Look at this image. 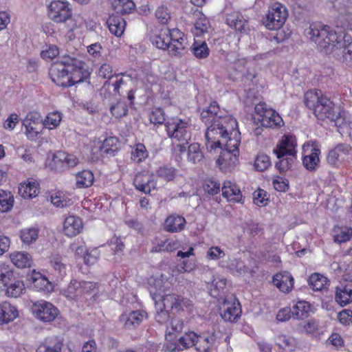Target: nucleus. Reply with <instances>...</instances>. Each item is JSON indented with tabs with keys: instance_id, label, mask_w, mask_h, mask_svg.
<instances>
[{
	"instance_id": "obj_1",
	"label": "nucleus",
	"mask_w": 352,
	"mask_h": 352,
	"mask_svg": "<svg viewBox=\"0 0 352 352\" xmlns=\"http://www.w3.org/2000/svg\"><path fill=\"white\" fill-rule=\"evenodd\" d=\"M219 107L217 102L201 113V119L207 126L205 133L206 146L212 148L219 144V137L225 138L228 133L238 129V123L231 116L219 115Z\"/></svg>"
},
{
	"instance_id": "obj_2",
	"label": "nucleus",
	"mask_w": 352,
	"mask_h": 352,
	"mask_svg": "<svg viewBox=\"0 0 352 352\" xmlns=\"http://www.w3.org/2000/svg\"><path fill=\"white\" fill-rule=\"evenodd\" d=\"M305 34L320 52L340 56L338 52L342 49L344 36L339 35L332 27L320 22L312 23L305 30Z\"/></svg>"
},
{
	"instance_id": "obj_3",
	"label": "nucleus",
	"mask_w": 352,
	"mask_h": 352,
	"mask_svg": "<svg viewBox=\"0 0 352 352\" xmlns=\"http://www.w3.org/2000/svg\"><path fill=\"white\" fill-rule=\"evenodd\" d=\"M219 144L212 148H207L208 151L221 148V153L217 160V164L224 172L230 171L238 162L239 154V146L241 143V133L238 129L228 133L226 137H219Z\"/></svg>"
},
{
	"instance_id": "obj_4",
	"label": "nucleus",
	"mask_w": 352,
	"mask_h": 352,
	"mask_svg": "<svg viewBox=\"0 0 352 352\" xmlns=\"http://www.w3.org/2000/svg\"><path fill=\"white\" fill-rule=\"evenodd\" d=\"M296 138L291 135H285L276 144L273 153L278 161L275 164V168L283 174L288 170L296 160Z\"/></svg>"
},
{
	"instance_id": "obj_5",
	"label": "nucleus",
	"mask_w": 352,
	"mask_h": 352,
	"mask_svg": "<svg viewBox=\"0 0 352 352\" xmlns=\"http://www.w3.org/2000/svg\"><path fill=\"white\" fill-rule=\"evenodd\" d=\"M304 102L318 119L333 118L336 110L334 103L327 96L323 95L320 90L311 89L307 91L304 96Z\"/></svg>"
},
{
	"instance_id": "obj_6",
	"label": "nucleus",
	"mask_w": 352,
	"mask_h": 352,
	"mask_svg": "<svg viewBox=\"0 0 352 352\" xmlns=\"http://www.w3.org/2000/svg\"><path fill=\"white\" fill-rule=\"evenodd\" d=\"M48 17L54 23L67 24L68 31L72 32L77 28V24L72 19V10L66 1L56 0L50 3L47 7Z\"/></svg>"
},
{
	"instance_id": "obj_7",
	"label": "nucleus",
	"mask_w": 352,
	"mask_h": 352,
	"mask_svg": "<svg viewBox=\"0 0 352 352\" xmlns=\"http://www.w3.org/2000/svg\"><path fill=\"white\" fill-rule=\"evenodd\" d=\"M253 120L256 125L265 128H280L284 124L280 116L265 102L256 104Z\"/></svg>"
},
{
	"instance_id": "obj_8",
	"label": "nucleus",
	"mask_w": 352,
	"mask_h": 352,
	"mask_svg": "<svg viewBox=\"0 0 352 352\" xmlns=\"http://www.w3.org/2000/svg\"><path fill=\"white\" fill-rule=\"evenodd\" d=\"M164 125L167 135L171 139L173 145L177 142H184L190 140V125L187 121L175 117L166 120Z\"/></svg>"
},
{
	"instance_id": "obj_9",
	"label": "nucleus",
	"mask_w": 352,
	"mask_h": 352,
	"mask_svg": "<svg viewBox=\"0 0 352 352\" xmlns=\"http://www.w3.org/2000/svg\"><path fill=\"white\" fill-rule=\"evenodd\" d=\"M69 58V56L62 57L60 60L54 63L49 69L50 78L58 86L63 87L72 86V83H69V68L70 67V62L67 60Z\"/></svg>"
},
{
	"instance_id": "obj_10",
	"label": "nucleus",
	"mask_w": 352,
	"mask_h": 352,
	"mask_svg": "<svg viewBox=\"0 0 352 352\" xmlns=\"http://www.w3.org/2000/svg\"><path fill=\"white\" fill-rule=\"evenodd\" d=\"M287 16L286 8L279 3H276L269 9L263 20V24L270 30H278L284 25Z\"/></svg>"
},
{
	"instance_id": "obj_11",
	"label": "nucleus",
	"mask_w": 352,
	"mask_h": 352,
	"mask_svg": "<svg viewBox=\"0 0 352 352\" xmlns=\"http://www.w3.org/2000/svg\"><path fill=\"white\" fill-rule=\"evenodd\" d=\"M170 41L169 55L181 57L187 52L188 42L184 34L177 28L166 30Z\"/></svg>"
},
{
	"instance_id": "obj_12",
	"label": "nucleus",
	"mask_w": 352,
	"mask_h": 352,
	"mask_svg": "<svg viewBox=\"0 0 352 352\" xmlns=\"http://www.w3.org/2000/svg\"><path fill=\"white\" fill-rule=\"evenodd\" d=\"M162 300L164 308H170L177 313L191 312L194 307L192 302L189 298L175 294L163 296Z\"/></svg>"
},
{
	"instance_id": "obj_13",
	"label": "nucleus",
	"mask_w": 352,
	"mask_h": 352,
	"mask_svg": "<svg viewBox=\"0 0 352 352\" xmlns=\"http://www.w3.org/2000/svg\"><path fill=\"white\" fill-rule=\"evenodd\" d=\"M32 312L34 316L44 322H50L55 320L59 314V311L51 302L40 300L32 305Z\"/></svg>"
},
{
	"instance_id": "obj_14",
	"label": "nucleus",
	"mask_w": 352,
	"mask_h": 352,
	"mask_svg": "<svg viewBox=\"0 0 352 352\" xmlns=\"http://www.w3.org/2000/svg\"><path fill=\"white\" fill-rule=\"evenodd\" d=\"M67 60L70 62L69 81V83H72V86L83 82L89 78L91 73L87 69L85 63L72 56H69V58Z\"/></svg>"
},
{
	"instance_id": "obj_15",
	"label": "nucleus",
	"mask_w": 352,
	"mask_h": 352,
	"mask_svg": "<svg viewBox=\"0 0 352 352\" xmlns=\"http://www.w3.org/2000/svg\"><path fill=\"white\" fill-rule=\"evenodd\" d=\"M304 156L302 164L310 172L315 171L319 166L320 149L314 142H305L302 146Z\"/></svg>"
},
{
	"instance_id": "obj_16",
	"label": "nucleus",
	"mask_w": 352,
	"mask_h": 352,
	"mask_svg": "<svg viewBox=\"0 0 352 352\" xmlns=\"http://www.w3.org/2000/svg\"><path fill=\"white\" fill-rule=\"evenodd\" d=\"M146 317L147 314L143 310L130 311L122 314L119 321L124 329L133 330L138 327Z\"/></svg>"
},
{
	"instance_id": "obj_17",
	"label": "nucleus",
	"mask_w": 352,
	"mask_h": 352,
	"mask_svg": "<svg viewBox=\"0 0 352 352\" xmlns=\"http://www.w3.org/2000/svg\"><path fill=\"white\" fill-rule=\"evenodd\" d=\"M349 155H352V146L345 143L338 144L329 151L327 161L330 165L336 166L340 161L344 160Z\"/></svg>"
},
{
	"instance_id": "obj_18",
	"label": "nucleus",
	"mask_w": 352,
	"mask_h": 352,
	"mask_svg": "<svg viewBox=\"0 0 352 352\" xmlns=\"http://www.w3.org/2000/svg\"><path fill=\"white\" fill-rule=\"evenodd\" d=\"M223 309L221 316L225 321L234 322L241 316V305L236 298L231 301L225 300L223 302Z\"/></svg>"
},
{
	"instance_id": "obj_19",
	"label": "nucleus",
	"mask_w": 352,
	"mask_h": 352,
	"mask_svg": "<svg viewBox=\"0 0 352 352\" xmlns=\"http://www.w3.org/2000/svg\"><path fill=\"white\" fill-rule=\"evenodd\" d=\"M272 283L280 292L288 294L294 287V279L289 272L283 271L274 275Z\"/></svg>"
},
{
	"instance_id": "obj_20",
	"label": "nucleus",
	"mask_w": 352,
	"mask_h": 352,
	"mask_svg": "<svg viewBox=\"0 0 352 352\" xmlns=\"http://www.w3.org/2000/svg\"><path fill=\"white\" fill-rule=\"evenodd\" d=\"M226 23L232 28L245 33L248 30V21L238 11H230L226 9L225 11Z\"/></svg>"
},
{
	"instance_id": "obj_21",
	"label": "nucleus",
	"mask_w": 352,
	"mask_h": 352,
	"mask_svg": "<svg viewBox=\"0 0 352 352\" xmlns=\"http://www.w3.org/2000/svg\"><path fill=\"white\" fill-rule=\"evenodd\" d=\"M197 338V334L194 331H188L178 338L174 343H170L167 345L168 350L182 351L191 346H194L195 339Z\"/></svg>"
},
{
	"instance_id": "obj_22",
	"label": "nucleus",
	"mask_w": 352,
	"mask_h": 352,
	"mask_svg": "<svg viewBox=\"0 0 352 352\" xmlns=\"http://www.w3.org/2000/svg\"><path fill=\"white\" fill-rule=\"evenodd\" d=\"M186 225V219L175 213L166 217L164 223V229L168 232L176 233L184 230Z\"/></svg>"
},
{
	"instance_id": "obj_23",
	"label": "nucleus",
	"mask_w": 352,
	"mask_h": 352,
	"mask_svg": "<svg viewBox=\"0 0 352 352\" xmlns=\"http://www.w3.org/2000/svg\"><path fill=\"white\" fill-rule=\"evenodd\" d=\"M133 184L137 190L145 194L150 193L151 189L156 187V182L153 175L148 174H138L134 178Z\"/></svg>"
},
{
	"instance_id": "obj_24",
	"label": "nucleus",
	"mask_w": 352,
	"mask_h": 352,
	"mask_svg": "<svg viewBox=\"0 0 352 352\" xmlns=\"http://www.w3.org/2000/svg\"><path fill=\"white\" fill-rule=\"evenodd\" d=\"M216 340L214 333L197 335V338L195 339L194 346L198 352H211Z\"/></svg>"
},
{
	"instance_id": "obj_25",
	"label": "nucleus",
	"mask_w": 352,
	"mask_h": 352,
	"mask_svg": "<svg viewBox=\"0 0 352 352\" xmlns=\"http://www.w3.org/2000/svg\"><path fill=\"white\" fill-rule=\"evenodd\" d=\"M19 316L15 306L8 301L0 303V324H6L14 321Z\"/></svg>"
},
{
	"instance_id": "obj_26",
	"label": "nucleus",
	"mask_w": 352,
	"mask_h": 352,
	"mask_svg": "<svg viewBox=\"0 0 352 352\" xmlns=\"http://www.w3.org/2000/svg\"><path fill=\"white\" fill-rule=\"evenodd\" d=\"M331 122H333L335 126H337L339 133L342 135L345 132H348L351 129L350 122L347 113L337 107L333 113V118H329Z\"/></svg>"
},
{
	"instance_id": "obj_27",
	"label": "nucleus",
	"mask_w": 352,
	"mask_h": 352,
	"mask_svg": "<svg viewBox=\"0 0 352 352\" xmlns=\"http://www.w3.org/2000/svg\"><path fill=\"white\" fill-rule=\"evenodd\" d=\"M28 280L31 283L33 288L38 291L50 292L52 289L51 283L47 277L35 270L28 274Z\"/></svg>"
},
{
	"instance_id": "obj_28",
	"label": "nucleus",
	"mask_w": 352,
	"mask_h": 352,
	"mask_svg": "<svg viewBox=\"0 0 352 352\" xmlns=\"http://www.w3.org/2000/svg\"><path fill=\"white\" fill-rule=\"evenodd\" d=\"M82 229V222L76 216L70 215L67 217L63 223V231L65 235L72 237L80 232Z\"/></svg>"
},
{
	"instance_id": "obj_29",
	"label": "nucleus",
	"mask_w": 352,
	"mask_h": 352,
	"mask_svg": "<svg viewBox=\"0 0 352 352\" xmlns=\"http://www.w3.org/2000/svg\"><path fill=\"white\" fill-rule=\"evenodd\" d=\"M151 252H173L179 248V243L173 239L162 240L155 238L152 242Z\"/></svg>"
},
{
	"instance_id": "obj_30",
	"label": "nucleus",
	"mask_w": 352,
	"mask_h": 352,
	"mask_svg": "<svg viewBox=\"0 0 352 352\" xmlns=\"http://www.w3.org/2000/svg\"><path fill=\"white\" fill-rule=\"evenodd\" d=\"M222 195L228 201L239 202L242 199V194L239 187L230 181H226L221 188Z\"/></svg>"
},
{
	"instance_id": "obj_31",
	"label": "nucleus",
	"mask_w": 352,
	"mask_h": 352,
	"mask_svg": "<svg viewBox=\"0 0 352 352\" xmlns=\"http://www.w3.org/2000/svg\"><path fill=\"white\" fill-rule=\"evenodd\" d=\"M6 287V295L8 297L17 298L21 296L25 291L23 281L16 278L14 275L13 279L7 285H3Z\"/></svg>"
},
{
	"instance_id": "obj_32",
	"label": "nucleus",
	"mask_w": 352,
	"mask_h": 352,
	"mask_svg": "<svg viewBox=\"0 0 352 352\" xmlns=\"http://www.w3.org/2000/svg\"><path fill=\"white\" fill-rule=\"evenodd\" d=\"M102 156L113 157L119 151V140L116 137L107 138L100 147Z\"/></svg>"
},
{
	"instance_id": "obj_33",
	"label": "nucleus",
	"mask_w": 352,
	"mask_h": 352,
	"mask_svg": "<svg viewBox=\"0 0 352 352\" xmlns=\"http://www.w3.org/2000/svg\"><path fill=\"white\" fill-rule=\"evenodd\" d=\"M107 24L110 32L117 37H120L124 31L126 21L119 16L112 15L109 17Z\"/></svg>"
},
{
	"instance_id": "obj_34",
	"label": "nucleus",
	"mask_w": 352,
	"mask_h": 352,
	"mask_svg": "<svg viewBox=\"0 0 352 352\" xmlns=\"http://www.w3.org/2000/svg\"><path fill=\"white\" fill-rule=\"evenodd\" d=\"M192 14L196 19L195 22V28L197 31L196 34H201L208 32L210 27V24L208 18L199 10H191Z\"/></svg>"
},
{
	"instance_id": "obj_35",
	"label": "nucleus",
	"mask_w": 352,
	"mask_h": 352,
	"mask_svg": "<svg viewBox=\"0 0 352 352\" xmlns=\"http://www.w3.org/2000/svg\"><path fill=\"white\" fill-rule=\"evenodd\" d=\"M350 36H344L342 49L338 52L340 56H337L342 63L351 67L352 66V42L350 41Z\"/></svg>"
},
{
	"instance_id": "obj_36",
	"label": "nucleus",
	"mask_w": 352,
	"mask_h": 352,
	"mask_svg": "<svg viewBox=\"0 0 352 352\" xmlns=\"http://www.w3.org/2000/svg\"><path fill=\"white\" fill-rule=\"evenodd\" d=\"M336 301L341 306L352 302V288L350 285H341L336 289Z\"/></svg>"
},
{
	"instance_id": "obj_37",
	"label": "nucleus",
	"mask_w": 352,
	"mask_h": 352,
	"mask_svg": "<svg viewBox=\"0 0 352 352\" xmlns=\"http://www.w3.org/2000/svg\"><path fill=\"white\" fill-rule=\"evenodd\" d=\"M38 184L36 182H28L20 184L19 194L24 199H32L38 194Z\"/></svg>"
},
{
	"instance_id": "obj_38",
	"label": "nucleus",
	"mask_w": 352,
	"mask_h": 352,
	"mask_svg": "<svg viewBox=\"0 0 352 352\" xmlns=\"http://www.w3.org/2000/svg\"><path fill=\"white\" fill-rule=\"evenodd\" d=\"M12 263L19 268L30 267L32 264V258L27 252H16L10 256Z\"/></svg>"
},
{
	"instance_id": "obj_39",
	"label": "nucleus",
	"mask_w": 352,
	"mask_h": 352,
	"mask_svg": "<svg viewBox=\"0 0 352 352\" xmlns=\"http://www.w3.org/2000/svg\"><path fill=\"white\" fill-rule=\"evenodd\" d=\"M76 187L78 188H89L92 186L94 175L91 170H83L76 175Z\"/></svg>"
},
{
	"instance_id": "obj_40",
	"label": "nucleus",
	"mask_w": 352,
	"mask_h": 352,
	"mask_svg": "<svg viewBox=\"0 0 352 352\" xmlns=\"http://www.w3.org/2000/svg\"><path fill=\"white\" fill-rule=\"evenodd\" d=\"M62 345V342L56 337H48L38 346L36 352H60Z\"/></svg>"
},
{
	"instance_id": "obj_41",
	"label": "nucleus",
	"mask_w": 352,
	"mask_h": 352,
	"mask_svg": "<svg viewBox=\"0 0 352 352\" xmlns=\"http://www.w3.org/2000/svg\"><path fill=\"white\" fill-rule=\"evenodd\" d=\"M335 242L342 243L349 241L352 236V228L347 226H335L333 229Z\"/></svg>"
},
{
	"instance_id": "obj_42",
	"label": "nucleus",
	"mask_w": 352,
	"mask_h": 352,
	"mask_svg": "<svg viewBox=\"0 0 352 352\" xmlns=\"http://www.w3.org/2000/svg\"><path fill=\"white\" fill-rule=\"evenodd\" d=\"M308 283L314 291H321L326 289L327 285H329L327 278L319 273L312 274L308 279Z\"/></svg>"
},
{
	"instance_id": "obj_43",
	"label": "nucleus",
	"mask_w": 352,
	"mask_h": 352,
	"mask_svg": "<svg viewBox=\"0 0 352 352\" xmlns=\"http://www.w3.org/2000/svg\"><path fill=\"white\" fill-rule=\"evenodd\" d=\"M50 262L54 271L57 272L58 276L63 278L66 274V265L61 255L58 253L52 254L50 256Z\"/></svg>"
},
{
	"instance_id": "obj_44",
	"label": "nucleus",
	"mask_w": 352,
	"mask_h": 352,
	"mask_svg": "<svg viewBox=\"0 0 352 352\" xmlns=\"http://www.w3.org/2000/svg\"><path fill=\"white\" fill-rule=\"evenodd\" d=\"M177 173L178 170L170 165L161 166L156 170V175L167 182L173 181Z\"/></svg>"
},
{
	"instance_id": "obj_45",
	"label": "nucleus",
	"mask_w": 352,
	"mask_h": 352,
	"mask_svg": "<svg viewBox=\"0 0 352 352\" xmlns=\"http://www.w3.org/2000/svg\"><path fill=\"white\" fill-rule=\"evenodd\" d=\"M291 309L294 318L303 319L308 317L311 307L307 301H298Z\"/></svg>"
},
{
	"instance_id": "obj_46",
	"label": "nucleus",
	"mask_w": 352,
	"mask_h": 352,
	"mask_svg": "<svg viewBox=\"0 0 352 352\" xmlns=\"http://www.w3.org/2000/svg\"><path fill=\"white\" fill-rule=\"evenodd\" d=\"M14 197L10 191L0 189V212L10 211L14 204Z\"/></svg>"
},
{
	"instance_id": "obj_47",
	"label": "nucleus",
	"mask_w": 352,
	"mask_h": 352,
	"mask_svg": "<svg viewBox=\"0 0 352 352\" xmlns=\"http://www.w3.org/2000/svg\"><path fill=\"white\" fill-rule=\"evenodd\" d=\"M38 229L36 228H26L20 231V238L23 243L30 245L34 243L38 237Z\"/></svg>"
},
{
	"instance_id": "obj_48",
	"label": "nucleus",
	"mask_w": 352,
	"mask_h": 352,
	"mask_svg": "<svg viewBox=\"0 0 352 352\" xmlns=\"http://www.w3.org/2000/svg\"><path fill=\"white\" fill-rule=\"evenodd\" d=\"M13 267L5 262L0 261V283L7 285L13 279Z\"/></svg>"
},
{
	"instance_id": "obj_49",
	"label": "nucleus",
	"mask_w": 352,
	"mask_h": 352,
	"mask_svg": "<svg viewBox=\"0 0 352 352\" xmlns=\"http://www.w3.org/2000/svg\"><path fill=\"white\" fill-rule=\"evenodd\" d=\"M63 151H59L55 153L51 161L48 164V167L52 170L57 173H61L65 171V165L63 162Z\"/></svg>"
},
{
	"instance_id": "obj_50",
	"label": "nucleus",
	"mask_w": 352,
	"mask_h": 352,
	"mask_svg": "<svg viewBox=\"0 0 352 352\" xmlns=\"http://www.w3.org/2000/svg\"><path fill=\"white\" fill-rule=\"evenodd\" d=\"M190 50L194 56L199 59L207 58L210 54V50L206 42L195 41Z\"/></svg>"
},
{
	"instance_id": "obj_51",
	"label": "nucleus",
	"mask_w": 352,
	"mask_h": 352,
	"mask_svg": "<svg viewBox=\"0 0 352 352\" xmlns=\"http://www.w3.org/2000/svg\"><path fill=\"white\" fill-rule=\"evenodd\" d=\"M64 295L69 299H77L82 296L80 283L76 280H71L67 289L64 290Z\"/></svg>"
},
{
	"instance_id": "obj_52",
	"label": "nucleus",
	"mask_w": 352,
	"mask_h": 352,
	"mask_svg": "<svg viewBox=\"0 0 352 352\" xmlns=\"http://www.w3.org/2000/svg\"><path fill=\"white\" fill-rule=\"evenodd\" d=\"M204 155L200 149L199 144L197 143H192L188 146V160L193 164L199 162Z\"/></svg>"
},
{
	"instance_id": "obj_53",
	"label": "nucleus",
	"mask_w": 352,
	"mask_h": 352,
	"mask_svg": "<svg viewBox=\"0 0 352 352\" xmlns=\"http://www.w3.org/2000/svg\"><path fill=\"white\" fill-rule=\"evenodd\" d=\"M62 120L61 113L58 111L49 113L43 120V124L49 129L56 128Z\"/></svg>"
},
{
	"instance_id": "obj_54",
	"label": "nucleus",
	"mask_w": 352,
	"mask_h": 352,
	"mask_svg": "<svg viewBox=\"0 0 352 352\" xmlns=\"http://www.w3.org/2000/svg\"><path fill=\"white\" fill-rule=\"evenodd\" d=\"M153 43L159 49L168 50H170V41L168 35L165 30L153 38Z\"/></svg>"
},
{
	"instance_id": "obj_55",
	"label": "nucleus",
	"mask_w": 352,
	"mask_h": 352,
	"mask_svg": "<svg viewBox=\"0 0 352 352\" xmlns=\"http://www.w3.org/2000/svg\"><path fill=\"white\" fill-rule=\"evenodd\" d=\"M272 162L270 157L264 153H259L254 161V168L258 171L263 172L271 166Z\"/></svg>"
},
{
	"instance_id": "obj_56",
	"label": "nucleus",
	"mask_w": 352,
	"mask_h": 352,
	"mask_svg": "<svg viewBox=\"0 0 352 352\" xmlns=\"http://www.w3.org/2000/svg\"><path fill=\"white\" fill-rule=\"evenodd\" d=\"M155 17L161 24L166 25L171 19L169 9L166 5L162 4L158 6L155 12Z\"/></svg>"
},
{
	"instance_id": "obj_57",
	"label": "nucleus",
	"mask_w": 352,
	"mask_h": 352,
	"mask_svg": "<svg viewBox=\"0 0 352 352\" xmlns=\"http://www.w3.org/2000/svg\"><path fill=\"white\" fill-rule=\"evenodd\" d=\"M148 157V152L143 144L138 143L135 145L134 149L131 152V160L135 162H141Z\"/></svg>"
},
{
	"instance_id": "obj_58",
	"label": "nucleus",
	"mask_w": 352,
	"mask_h": 352,
	"mask_svg": "<svg viewBox=\"0 0 352 352\" xmlns=\"http://www.w3.org/2000/svg\"><path fill=\"white\" fill-rule=\"evenodd\" d=\"M277 344L287 351H293L296 347L294 339L285 335H280L277 337Z\"/></svg>"
},
{
	"instance_id": "obj_59",
	"label": "nucleus",
	"mask_w": 352,
	"mask_h": 352,
	"mask_svg": "<svg viewBox=\"0 0 352 352\" xmlns=\"http://www.w3.org/2000/svg\"><path fill=\"white\" fill-rule=\"evenodd\" d=\"M205 192L214 195L220 192V184L213 179H207L203 184Z\"/></svg>"
},
{
	"instance_id": "obj_60",
	"label": "nucleus",
	"mask_w": 352,
	"mask_h": 352,
	"mask_svg": "<svg viewBox=\"0 0 352 352\" xmlns=\"http://www.w3.org/2000/svg\"><path fill=\"white\" fill-rule=\"evenodd\" d=\"M254 203L258 206H266L268 201V195L267 192L263 189H258L253 193Z\"/></svg>"
},
{
	"instance_id": "obj_61",
	"label": "nucleus",
	"mask_w": 352,
	"mask_h": 352,
	"mask_svg": "<svg viewBox=\"0 0 352 352\" xmlns=\"http://www.w3.org/2000/svg\"><path fill=\"white\" fill-rule=\"evenodd\" d=\"M110 111L114 117L120 118L126 115L128 108L124 103L119 102L112 105L110 108Z\"/></svg>"
},
{
	"instance_id": "obj_62",
	"label": "nucleus",
	"mask_w": 352,
	"mask_h": 352,
	"mask_svg": "<svg viewBox=\"0 0 352 352\" xmlns=\"http://www.w3.org/2000/svg\"><path fill=\"white\" fill-rule=\"evenodd\" d=\"M25 128V135L31 141H35L40 133V124H23Z\"/></svg>"
},
{
	"instance_id": "obj_63",
	"label": "nucleus",
	"mask_w": 352,
	"mask_h": 352,
	"mask_svg": "<svg viewBox=\"0 0 352 352\" xmlns=\"http://www.w3.org/2000/svg\"><path fill=\"white\" fill-rule=\"evenodd\" d=\"M150 122L154 124H162L166 122L162 109H154L149 116Z\"/></svg>"
},
{
	"instance_id": "obj_64",
	"label": "nucleus",
	"mask_w": 352,
	"mask_h": 352,
	"mask_svg": "<svg viewBox=\"0 0 352 352\" xmlns=\"http://www.w3.org/2000/svg\"><path fill=\"white\" fill-rule=\"evenodd\" d=\"M59 54V49L54 45H50L47 48L43 50L41 56L44 60H52Z\"/></svg>"
}]
</instances>
